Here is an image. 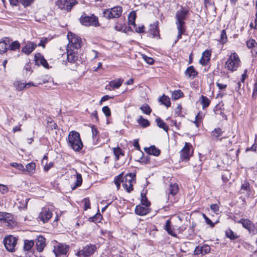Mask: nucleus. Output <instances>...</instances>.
<instances>
[{
	"mask_svg": "<svg viewBox=\"0 0 257 257\" xmlns=\"http://www.w3.org/2000/svg\"><path fill=\"white\" fill-rule=\"evenodd\" d=\"M4 243L8 251L14 252L17 243V238L13 235H9L4 238Z\"/></svg>",
	"mask_w": 257,
	"mask_h": 257,
	"instance_id": "6e6552de",
	"label": "nucleus"
},
{
	"mask_svg": "<svg viewBox=\"0 0 257 257\" xmlns=\"http://www.w3.org/2000/svg\"><path fill=\"white\" fill-rule=\"evenodd\" d=\"M67 142L68 147L75 152H80L83 147L80 135L78 132L75 131H72L69 132Z\"/></svg>",
	"mask_w": 257,
	"mask_h": 257,
	"instance_id": "f257e3e1",
	"label": "nucleus"
},
{
	"mask_svg": "<svg viewBox=\"0 0 257 257\" xmlns=\"http://www.w3.org/2000/svg\"><path fill=\"white\" fill-rule=\"evenodd\" d=\"M140 109L143 111V113L146 114H150L152 111V109L147 104H145L143 105Z\"/></svg>",
	"mask_w": 257,
	"mask_h": 257,
	"instance_id": "3c124183",
	"label": "nucleus"
},
{
	"mask_svg": "<svg viewBox=\"0 0 257 257\" xmlns=\"http://www.w3.org/2000/svg\"><path fill=\"white\" fill-rule=\"evenodd\" d=\"M143 58L144 60L149 64L152 65L154 63V60L152 58L149 57L146 55H143Z\"/></svg>",
	"mask_w": 257,
	"mask_h": 257,
	"instance_id": "680f3d73",
	"label": "nucleus"
},
{
	"mask_svg": "<svg viewBox=\"0 0 257 257\" xmlns=\"http://www.w3.org/2000/svg\"><path fill=\"white\" fill-rule=\"evenodd\" d=\"M52 213L48 208H43L42 211L40 213L39 218L43 222L45 223L52 217Z\"/></svg>",
	"mask_w": 257,
	"mask_h": 257,
	"instance_id": "4468645a",
	"label": "nucleus"
},
{
	"mask_svg": "<svg viewBox=\"0 0 257 257\" xmlns=\"http://www.w3.org/2000/svg\"><path fill=\"white\" fill-rule=\"evenodd\" d=\"M77 3L76 0H57L56 5L61 10H65L68 12Z\"/></svg>",
	"mask_w": 257,
	"mask_h": 257,
	"instance_id": "1a4fd4ad",
	"label": "nucleus"
},
{
	"mask_svg": "<svg viewBox=\"0 0 257 257\" xmlns=\"http://www.w3.org/2000/svg\"><path fill=\"white\" fill-rule=\"evenodd\" d=\"M188 14V10L183 7L176 12L175 15L176 26L185 27L184 21L186 19Z\"/></svg>",
	"mask_w": 257,
	"mask_h": 257,
	"instance_id": "0eeeda50",
	"label": "nucleus"
},
{
	"mask_svg": "<svg viewBox=\"0 0 257 257\" xmlns=\"http://www.w3.org/2000/svg\"><path fill=\"white\" fill-rule=\"evenodd\" d=\"M102 111L106 117H109L111 115L110 109L107 106H103L102 108Z\"/></svg>",
	"mask_w": 257,
	"mask_h": 257,
	"instance_id": "13d9d810",
	"label": "nucleus"
},
{
	"mask_svg": "<svg viewBox=\"0 0 257 257\" xmlns=\"http://www.w3.org/2000/svg\"><path fill=\"white\" fill-rule=\"evenodd\" d=\"M177 29L178 31V34L177 37V40L175 41V43L182 38V35L184 34L185 32V27L177 26Z\"/></svg>",
	"mask_w": 257,
	"mask_h": 257,
	"instance_id": "a18cd8bd",
	"label": "nucleus"
},
{
	"mask_svg": "<svg viewBox=\"0 0 257 257\" xmlns=\"http://www.w3.org/2000/svg\"><path fill=\"white\" fill-rule=\"evenodd\" d=\"M136 19V13L134 11H132L128 16V23L130 25L134 26L136 27L135 21Z\"/></svg>",
	"mask_w": 257,
	"mask_h": 257,
	"instance_id": "2f4dec72",
	"label": "nucleus"
},
{
	"mask_svg": "<svg viewBox=\"0 0 257 257\" xmlns=\"http://www.w3.org/2000/svg\"><path fill=\"white\" fill-rule=\"evenodd\" d=\"M80 23L84 26H97L99 25L97 18L92 15L91 16H82L80 19Z\"/></svg>",
	"mask_w": 257,
	"mask_h": 257,
	"instance_id": "9d476101",
	"label": "nucleus"
},
{
	"mask_svg": "<svg viewBox=\"0 0 257 257\" xmlns=\"http://www.w3.org/2000/svg\"><path fill=\"white\" fill-rule=\"evenodd\" d=\"M141 203L142 205L146 206L147 207H149L150 205V202L148 201L147 197L145 194H143V193L141 194Z\"/></svg>",
	"mask_w": 257,
	"mask_h": 257,
	"instance_id": "603ef678",
	"label": "nucleus"
},
{
	"mask_svg": "<svg viewBox=\"0 0 257 257\" xmlns=\"http://www.w3.org/2000/svg\"><path fill=\"white\" fill-rule=\"evenodd\" d=\"M14 85L18 90H22L26 88V85H25V83L22 82L20 81H16L14 83Z\"/></svg>",
	"mask_w": 257,
	"mask_h": 257,
	"instance_id": "09e8293b",
	"label": "nucleus"
},
{
	"mask_svg": "<svg viewBox=\"0 0 257 257\" xmlns=\"http://www.w3.org/2000/svg\"><path fill=\"white\" fill-rule=\"evenodd\" d=\"M0 221L2 223L11 228L15 225L12 215L8 213L0 212Z\"/></svg>",
	"mask_w": 257,
	"mask_h": 257,
	"instance_id": "f8f14e48",
	"label": "nucleus"
},
{
	"mask_svg": "<svg viewBox=\"0 0 257 257\" xmlns=\"http://www.w3.org/2000/svg\"><path fill=\"white\" fill-rule=\"evenodd\" d=\"M185 74L189 78H194L197 75L198 73L193 66H190L185 71Z\"/></svg>",
	"mask_w": 257,
	"mask_h": 257,
	"instance_id": "cd10ccee",
	"label": "nucleus"
},
{
	"mask_svg": "<svg viewBox=\"0 0 257 257\" xmlns=\"http://www.w3.org/2000/svg\"><path fill=\"white\" fill-rule=\"evenodd\" d=\"M74 50L67 48V61L71 63H75L78 59V54Z\"/></svg>",
	"mask_w": 257,
	"mask_h": 257,
	"instance_id": "f3484780",
	"label": "nucleus"
},
{
	"mask_svg": "<svg viewBox=\"0 0 257 257\" xmlns=\"http://www.w3.org/2000/svg\"><path fill=\"white\" fill-rule=\"evenodd\" d=\"M67 38L69 43L67 45V48L71 49H78L81 47V40L80 37L75 34L69 32L67 34Z\"/></svg>",
	"mask_w": 257,
	"mask_h": 257,
	"instance_id": "20e7f679",
	"label": "nucleus"
},
{
	"mask_svg": "<svg viewBox=\"0 0 257 257\" xmlns=\"http://www.w3.org/2000/svg\"><path fill=\"white\" fill-rule=\"evenodd\" d=\"M97 249L96 245L89 243L84 246L76 254L78 257H89L93 255L97 251Z\"/></svg>",
	"mask_w": 257,
	"mask_h": 257,
	"instance_id": "7ed1b4c3",
	"label": "nucleus"
},
{
	"mask_svg": "<svg viewBox=\"0 0 257 257\" xmlns=\"http://www.w3.org/2000/svg\"><path fill=\"white\" fill-rule=\"evenodd\" d=\"M69 246L63 243H60L56 242L54 245L53 252L56 256L60 255H65L69 249Z\"/></svg>",
	"mask_w": 257,
	"mask_h": 257,
	"instance_id": "9b49d317",
	"label": "nucleus"
},
{
	"mask_svg": "<svg viewBox=\"0 0 257 257\" xmlns=\"http://www.w3.org/2000/svg\"><path fill=\"white\" fill-rule=\"evenodd\" d=\"M37 45L34 42H28L25 46L23 48L22 51L26 55L31 54L37 47Z\"/></svg>",
	"mask_w": 257,
	"mask_h": 257,
	"instance_id": "a211bd4d",
	"label": "nucleus"
},
{
	"mask_svg": "<svg viewBox=\"0 0 257 257\" xmlns=\"http://www.w3.org/2000/svg\"><path fill=\"white\" fill-rule=\"evenodd\" d=\"M34 2V0H20V3L24 7H27L31 6Z\"/></svg>",
	"mask_w": 257,
	"mask_h": 257,
	"instance_id": "5fc2aeb1",
	"label": "nucleus"
},
{
	"mask_svg": "<svg viewBox=\"0 0 257 257\" xmlns=\"http://www.w3.org/2000/svg\"><path fill=\"white\" fill-rule=\"evenodd\" d=\"M216 86L220 90H225L227 87L226 84L220 83L218 82H216Z\"/></svg>",
	"mask_w": 257,
	"mask_h": 257,
	"instance_id": "338daca9",
	"label": "nucleus"
},
{
	"mask_svg": "<svg viewBox=\"0 0 257 257\" xmlns=\"http://www.w3.org/2000/svg\"><path fill=\"white\" fill-rule=\"evenodd\" d=\"M10 165L13 167L16 168L17 169L25 172V168L24 166L21 163H17L16 162L11 163Z\"/></svg>",
	"mask_w": 257,
	"mask_h": 257,
	"instance_id": "8fccbe9b",
	"label": "nucleus"
},
{
	"mask_svg": "<svg viewBox=\"0 0 257 257\" xmlns=\"http://www.w3.org/2000/svg\"><path fill=\"white\" fill-rule=\"evenodd\" d=\"M35 60L36 64L38 65H42L45 68H48V63L47 61L44 59V57L40 53H38L35 56Z\"/></svg>",
	"mask_w": 257,
	"mask_h": 257,
	"instance_id": "4be33fe9",
	"label": "nucleus"
},
{
	"mask_svg": "<svg viewBox=\"0 0 257 257\" xmlns=\"http://www.w3.org/2000/svg\"><path fill=\"white\" fill-rule=\"evenodd\" d=\"M8 45V50L14 51L19 50L21 47V45L18 41H15L11 43L9 40V44Z\"/></svg>",
	"mask_w": 257,
	"mask_h": 257,
	"instance_id": "c85d7f7f",
	"label": "nucleus"
},
{
	"mask_svg": "<svg viewBox=\"0 0 257 257\" xmlns=\"http://www.w3.org/2000/svg\"><path fill=\"white\" fill-rule=\"evenodd\" d=\"M145 151L148 155H152L155 156H159L160 150L157 149L155 146H151L149 148H145Z\"/></svg>",
	"mask_w": 257,
	"mask_h": 257,
	"instance_id": "bb28decb",
	"label": "nucleus"
},
{
	"mask_svg": "<svg viewBox=\"0 0 257 257\" xmlns=\"http://www.w3.org/2000/svg\"><path fill=\"white\" fill-rule=\"evenodd\" d=\"M138 123L143 127H146L150 125V123L148 119H145L142 116H140L137 120Z\"/></svg>",
	"mask_w": 257,
	"mask_h": 257,
	"instance_id": "e433bc0d",
	"label": "nucleus"
},
{
	"mask_svg": "<svg viewBox=\"0 0 257 257\" xmlns=\"http://www.w3.org/2000/svg\"><path fill=\"white\" fill-rule=\"evenodd\" d=\"M238 222L242 224V226L247 229L250 233L254 234L256 233L255 225L248 219H240Z\"/></svg>",
	"mask_w": 257,
	"mask_h": 257,
	"instance_id": "ddd939ff",
	"label": "nucleus"
},
{
	"mask_svg": "<svg viewBox=\"0 0 257 257\" xmlns=\"http://www.w3.org/2000/svg\"><path fill=\"white\" fill-rule=\"evenodd\" d=\"M123 179V173L118 175L114 179V183L116 186L117 189H119L120 186V183L122 182Z\"/></svg>",
	"mask_w": 257,
	"mask_h": 257,
	"instance_id": "c03bdc74",
	"label": "nucleus"
},
{
	"mask_svg": "<svg viewBox=\"0 0 257 257\" xmlns=\"http://www.w3.org/2000/svg\"><path fill=\"white\" fill-rule=\"evenodd\" d=\"M8 188L7 187V186L3 185V184H0V192L2 194H6V193L8 192Z\"/></svg>",
	"mask_w": 257,
	"mask_h": 257,
	"instance_id": "e2e57ef3",
	"label": "nucleus"
},
{
	"mask_svg": "<svg viewBox=\"0 0 257 257\" xmlns=\"http://www.w3.org/2000/svg\"><path fill=\"white\" fill-rule=\"evenodd\" d=\"M113 152L116 160L119 159L120 156L124 155L121 149L119 147L113 148Z\"/></svg>",
	"mask_w": 257,
	"mask_h": 257,
	"instance_id": "a19ab883",
	"label": "nucleus"
},
{
	"mask_svg": "<svg viewBox=\"0 0 257 257\" xmlns=\"http://www.w3.org/2000/svg\"><path fill=\"white\" fill-rule=\"evenodd\" d=\"M211 52L210 50H206L202 55L199 63L202 65H205L210 61Z\"/></svg>",
	"mask_w": 257,
	"mask_h": 257,
	"instance_id": "412c9836",
	"label": "nucleus"
},
{
	"mask_svg": "<svg viewBox=\"0 0 257 257\" xmlns=\"http://www.w3.org/2000/svg\"><path fill=\"white\" fill-rule=\"evenodd\" d=\"M150 34L154 37H157L159 35V30L157 25H151V29L150 30Z\"/></svg>",
	"mask_w": 257,
	"mask_h": 257,
	"instance_id": "37998d69",
	"label": "nucleus"
},
{
	"mask_svg": "<svg viewBox=\"0 0 257 257\" xmlns=\"http://www.w3.org/2000/svg\"><path fill=\"white\" fill-rule=\"evenodd\" d=\"M210 208L215 213H217V212L219 211V206L216 204L211 205Z\"/></svg>",
	"mask_w": 257,
	"mask_h": 257,
	"instance_id": "0e129e2a",
	"label": "nucleus"
},
{
	"mask_svg": "<svg viewBox=\"0 0 257 257\" xmlns=\"http://www.w3.org/2000/svg\"><path fill=\"white\" fill-rule=\"evenodd\" d=\"M114 28L117 31H121L122 30L123 26L121 24H116Z\"/></svg>",
	"mask_w": 257,
	"mask_h": 257,
	"instance_id": "774afa93",
	"label": "nucleus"
},
{
	"mask_svg": "<svg viewBox=\"0 0 257 257\" xmlns=\"http://www.w3.org/2000/svg\"><path fill=\"white\" fill-rule=\"evenodd\" d=\"M257 94V80L253 84L252 97H255Z\"/></svg>",
	"mask_w": 257,
	"mask_h": 257,
	"instance_id": "69168bd1",
	"label": "nucleus"
},
{
	"mask_svg": "<svg viewBox=\"0 0 257 257\" xmlns=\"http://www.w3.org/2000/svg\"><path fill=\"white\" fill-rule=\"evenodd\" d=\"M246 45L251 49L252 55L257 54V43L253 39H250L246 42Z\"/></svg>",
	"mask_w": 257,
	"mask_h": 257,
	"instance_id": "393cba45",
	"label": "nucleus"
},
{
	"mask_svg": "<svg viewBox=\"0 0 257 257\" xmlns=\"http://www.w3.org/2000/svg\"><path fill=\"white\" fill-rule=\"evenodd\" d=\"M35 242L33 240H25L24 244V249L25 251H29L34 246Z\"/></svg>",
	"mask_w": 257,
	"mask_h": 257,
	"instance_id": "f704fd0d",
	"label": "nucleus"
},
{
	"mask_svg": "<svg viewBox=\"0 0 257 257\" xmlns=\"http://www.w3.org/2000/svg\"><path fill=\"white\" fill-rule=\"evenodd\" d=\"M9 44V39L4 38L0 41V54H3L8 51V45Z\"/></svg>",
	"mask_w": 257,
	"mask_h": 257,
	"instance_id": "5701e85b",
	"label": "nucleus"
},
{
	"mask_svg": "<svg viewBox=\"0 0 257 257\" xmlns=\"http://www.w3.org/2000/svg\"><path fill=\"white\" fill-rule=\"evenodd\" d=\"M223 133L221 129L219 127L215 128L211 132V137L212 140H216L220 137Z\"/></svg>",
	"mask_w": 257,
	"mask_h": 257,
	"instance_id": "7c9ffc66",
	"label": "nucleus"
},
{
	"mask_svg": "<svg viewBox=\"0 0 257 257\" xmlns=\"http://www.w3.org/2000/svg\"><path fill=\"white\" fill-rule=\"evenodd\" d=\"M183 96V93L180 90H175L172 92V97L174 100H177Z\"/></svg>",
	"mask_w": 257,
	"mask_h": 257,
	"instance_id": "49530a36",
	"label": "nucleus"
},
{
	"mask_svg": "<svg viewBox=\"0 0 257 257\" xmlns=\"http://www.w3.org/2000/svg\"><path fill=\"white\" fill-rule=\"evenodd\" d=\"M49 39L47 38H42L40 40V43L38 44V46L42 47L43 48H45V44L48 43Z\"/></svg>",
	"mask_w": 257,
	"mask_h": 257,
	"instance_id": "bf43d9fd",
	"label": "nucleus"
},
{
	"mask_svg": "<svg viewBox=\"0 0 257 257\" xmlns=\"http://www.w3.org/2000/svg\"><path fill=\"white\" fill-rule=\"evenodd\" d=\"M201 250H202V254H205L210 251V247L207 244H204L201 246Z\"/></svg>",
	"mask_w": 257,
	"mask_h": 257,
	"instance_id": "052dcab7",
	"label": "nucleus"
},
{
	"mask_svg": "<svg viewBox=\"0 0 257 257\" xmlns=\"http://www.w3.org/2000/svg\"><path fill=\"white\" fill-rule=\"evenodd\" d=\"M102 218V215L100 213H97L92 217L89 218V221L90 222H94L95 223L99 222Z\"/></svg>",
	"mask_w": 257,
	"mask_h": 257,
	"instance_id": "de8ad7c7",
	"label": "nucleus"
},
{
	"mask_svg": "<svg viewBox=\"0 0 257 257\" xmlns=\"http://www.w3.org/2000/svg\"><path fill=\"white\" fill-rule=\"evenodd\" d=\"M190 146L189 143H186L185 146L180 152V159L182 161L189 159L190 156Z\"/></svg>",
	"mask_w": 257,
	"mask_h": 257,
	"instance_id": "dca6fc26",
	"label": "nucleus"
},
{
	"mask_svg": "<svg viewBox=\"0 0 257 257\" xmlns=\"http://www.w3.org/2000/svg\"><path fill=\"white\" fill-rule=\"evenodd\" d=\"M136 174L133 173L127 174L122 180V187L130 193L133 190V184L136 182Z\"/></svg>",
	"mask_w": 257,
	"mask_h": 257,
	"instance_id": "39448f33",
	"label": "nucleus"
},
{
	"mask_svg": "<svg viewBox=\"0 0 257 257\" xmlns=\"http://www.w3.org/2000/svg\"><path fill=\"white\" fill-rule=\"evenodd\" d=\"M122 12V7L116 6L111 9L104 10L103 15L105 18L108 19L117 18L121 16Z\"/></svg>",
	"mask_w": 257,
	"mask_h": 257,
	"instance_id": "423d86ee",
	"label": "nucleus"
},
{
	"mask_svg": "<svg viewBox=\"0 0 257 257\" xmlns=\"http://www.w3.org/2000/svg\"><path fill=\"white\" fill-rule=\"evenodd\" d=\"M82 202L84 204V210H86L90 208V202L88 198H84L82 200Z\"/></svg>",
	"mask_w": 257,
	"mask_h": 257,
	"instance_id": "4d7b16f0",
	"label": "nucleus"
},
{
	"mask_svg": "<svg viewBox=\"0 0 257 257\" xmlns=\"http://www.w3.org/2000/svg\"><path fill=\"white\" fill-rule=\"evenodd\" d=\"M92 138L93 140L97 138L98 131L94 125L91 126Z\"/></svg>",
	"mask_w": 257,
	"mask_h": 257,
	"instance_id": "6e6d98bb",
	"label": "nucleus"
},
{
	"mask_svg": "<svg viewBox=\"0 0 257 257\" xmlns=\"http://www.w3.org/2000/svg\"><path fill=\"white\" fill-rule=\"evenodd\" d=\"M36 168V164L33 162L28 164L26 166L25 172L27 171L29 173H33Z\"/></svg>",
	"mask_w": 257,
	"mask_h": 257,
	"instance_id": "79ce46f5",
	"label": "nucleus"
},
{
	"mask_svg": "<svg viewBox=\"0 0 257 257\" xmlns=\"http://www.w3.org/2000/svg\"><path fill=\"white\" fill-rule=\"evenodd\" d=\"M165 230L167 231L168 233L173 237H177V234L174 232L173 228H172L171 225V221L168 219L166 222Z\"/></svg>",
	"mask_w": 257,
	"mask_h": 257,
	"instance_id": "c756f323",
	"label": "nucleus"
},
{
	"mask_svg": "<svg viewBox=\"0 0 257 257\" xmlns=\"http://www.w3.org/2000/svg\"><path fill=\"white\" fill-rule=\"evenodd\" d=\"M123 82L122 78H119L116 80H113L109 82L108 85L107 87H110L112 89H117L120 87Z\"/></svg>",
	"mask_w": 257,
	"mask_h": 257,
	"instance_id": "a878e982",
	"label": "nucleus"
},
{
	"mask_svg": "<svg viewBox=\"0 0 257 257\" xmlns=\"http://www.w3.org/2000/svg\"><path fill=\"white\" fill-rule=\"evenodd\" d=\"M240 192L241 193H246L247 194H249L250 192L249 189V184L247 181H244V183L242 184L240 189Z\"/></svg>",
	"mask_w": 257,
	"mask_h": 257,
	"instance_id": "4c0bfd02",
	"label": "nucleus"
},
{
	"mask_svg": "<svg viewBox=\"0 0 257 257\" xmlns=\"http://www.w3.org/2000/svg\"><path fill=\"white\" fill-rule=\"evenodd\" d=\"M150 211L149 208L146 206L138 205L135 209V212L140 216L146 215Z\"/></svg>",
	"mask_w": 257,
	"mask_h": 257,
	"instance_id": "b1692460",
	"label": "nucleus"
},
{
	"mask_svg": "<svg viewBox=\"0 0 257 257\" xmlns=\"http://www.w3.org/2000/svg\"><path fill=\"white\" fill-rule=\"evenodd\" d=\"M75 171L76 174L71 176V178H73L75 180L74 183L71 185V188L72 190H74L77 188L80 187L82 183L81 175L78 173L76 170H75Z\"/></svg>",
	"mask_w": 257,
	"mask_h": 257,
	"instance_id": "2eb2a0df",
	"label": "nucleus"
},
{
	"mask_svg": "<svg viewBox=\"0 0 257 257\" xmlns=\"http://www.w3.org/2000/svg\"><path fill=\"white\" fill-rule=\"evenodd\" d=\"M156 121L157 125L161 128H163L165 132H168L169 127L166 123L160 117L156 118Z\"/></svg>",
	"mask_w": 257,
	"mask_h": 257,
	"instance_id": "72a5a7b5",
	"label": "nucleus"
},
{
	"mask_svg": "<svg viewBox=\"0 0 257 257\" xmlns=\"http://www.w3.org/2000/svg\"><path fill=\"white\" fill-rule=\"evenodd\" d=\"M240 61L238 55L235 52L231 53L226 62L225 67L227 70L235 71L240 66Z\"/></svg>",
	"mask_w": 257,
	"mask_h": 257,
	"instance_id": "f03ea898",
	"label": "nucleus"
},
{
	"mask_svg": "<svg viewBox=\"0 0 257 257\" xmlns=\"http://www.w3.org/2000/svg\"><path fill=\"white\" fill-rule=\"evenodd\" d=\"M159 101L167 107H168L171 105L170 98L166 95H163L162 97H160Z\"/></svg>",
	"mask_w": 257,
	"mask_h": 257,
	"instance_id": "c9c22d12",
	"label": "nucleus"
},
{
	"mask_svg": "<svg viewBox=\"0 0 257 257\" xmlns=\"http://www.w3.org/2000/svg\"><path fill=\"white\" fill-rule=\"evenodd\" d=\"M46 239L41 235L38 236L36 239V245L38 251L41 252L46 246Z\"/></svg>",
	"mask_w": 257,
	"mask_h": 257,
	"instance_id": "6ab92c4d",
	"label": "nucleus"
},
{
	"mask_svg": "<svg viewBox=\"0 0 257 257\" xmlns=\"http://www.w3.org/2000/svg\"><path fill=\"white\" fill-rule=\"evenodd\" d=\"M200 103L202 105L203 109L205 108L206 107H208L210 103V100L208 98H207L206 96L204 95H201L200 97Z\"/></svg>",
	"mask_w": 257,
	"mask_h": 257,
	"instance_id": "473e14b6",
	"label": "nucleus"
},
{
	"mask_svg": "<svg viewBox=\"0 0 257 257\" xmlns=\"http://www.w3.org/2000/svg\"><path fill=\"white\" fill-rule=\"evenodd\" d=\"M203 114L202 112H199L198 113L197 115L195 117V121H194V123H195L196 125L198 127V122L200 121L203 118Z\"/></svg>",
	"mask_w": 257,
	"mask_h": 257,
	"instance_id": "864d4df0",
	"label": "nucleus"
},
{
	"mask_svg": "<svg viewBox=\"0 0 257 257\" xmlns=\"http://www.w3.org/2000/svg\"><path fill=\"white\" fill-rule=\"evenodd\" d=\"M179 188L178 184L177 183H171L169 186L168 192V200L170 199V196L174 197L176 195L178 191Z\"/></svg>",
	"mask_w": 257,
	"mask_h": 257,
	"instance_id": "aec40b11",
	"label": "nucleus"
},
{
	"mask_svg": "<svg viewBox=\"0 0 257 257\" xmlns=\"http://www.w3.org/2000/svg\"><path fill=\"white\" fill-rule=\"evenodd\" d=\"M227 41V37L225 30L221 31L219 42L221 44H225Z\"/></svg>",
	"mask_w": 257,
	"mask_h": 257,
	"instance_id": "58836bf2",
	"label": "nucleus"
},
{
	"mask_svg": "<svg viewBox=\"0 0 257 257\" xmlns=\"http://www.w3.org/2000/svg\"><path fill=\"white\" fill-rule=\"evenodd\" d=\"M225 235L228 238H229L231 240H234L238 237V235L234 234V232L230 229H227L225 231Z\"/></svg>",
	"mask_w": 257,
	"mask_h": 257,
	"instance_id": "ea45409f",
	"label": "nucleus"
}]
</instances>
